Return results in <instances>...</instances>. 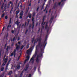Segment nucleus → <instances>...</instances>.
<instances>
[{"label":"nucleus","mask_w":77,"mask_h":77,"mask_svg":"<svg viewBox=\"0 0 77 77\" xmlns=\"http://www.w3.org/2000/svg\"><path fill=\"white\" fill-rule=\"evenodd\" d=\"M12 71H10L8 73V75H11V74H12Z\"/></svg>","instance_id":"27"},{"label":"nucleus","mask_w":77,"mask_h":77,"mask_svg":"<svg viewBox=\"0 0 77 77\" xmlns=\"http://www.w3.org/2000/svg\"><path fill=\"white\" fill-rule=\"evenodd\" d=\"M27 32H28V30L26 29L25 32V34H26L27 33Z\"/></svg>","instance_id":"63"},{"label":"nucleus","mask_w":77,"mask_h":77,"mask_svg":"<svg viewBox=\"0 0 77 77\" xmlns=\"http://www.w3.org/2000/svg\"><path fill=\"white\" fill-rule=\"evenodd\" d=\"M4 69H5V68L4 67L1 68V71H3V70H4Z\"/></svg>","instance_id":"32"},{"label":"nucleus","mask_w":77,"mask_h":77,"mask_svg":"<svg viewBox=\"0 0 77 77\" xmlns=\"http://www.w3.org/2000/svg\"><path fill=\"white\" fill-rule=\"evenodd\" d=\"M29 45H27L26 46V48L28 49L29 48Z\"/></svg>","instance_id":"56"},{"label":"nucleus","mask_w":77,"mask_h":77,"mask_svg":"<svg viewBox=\"0 0 77 77\" xmlns=\"http://www.w3.org/2000/svg\"><path fill=\"white\" fill-rule=\"evenodd\" d=\"M29 66L28 65H26L25 68V71H27V69H28V68H29Z\"/></svg>","instance_id":"13"},{"label":"nucleus","mask_w":77,"mask_h":77,"mask_svg":"<svg viewBox=\"0 0 77 77\" xmlns=\"http://www.w3.org/2000/svg\"><path fill=\"white\" fill-rule=\"evenodd\" d=\"M17 69H19L21 68V66L20 65H17L16 66Z\"/></svg>","instance_id":"16"},{"label":"nucleus","mask_w":77,"mask_h":77,"mask_svg":"<svg viewBox=\"0 0 77 77\" xmlns=\"http://www.w3.org/2000/svg\"><path fill=\"white\" fill-rule=\"evenodd\" d=\"M30 51L29 50H28L26 51V53L28 55H30Z\"/></svg>","instance_id":"14"},{"label":"nucleus","mask_w":77,"mask_h":77,"mask_svg":"<svg viewBox=\"0 0 77 77\" xmlns=\"http://www.w3.org/2000/svg\"><path fill=\"white\" fill-rule=\"evenodd\" d=\"M9 63H8L7 65H6V67L5 68V70H6L7 69H8V66L9 65Z\"/></svg>","instance_id":"18"},{"label":"nucleus","mask_w":77,"mask_h":77,"mask_svg":"<svg viewBox=\"0 0 77 77\" xmlns=\"http://www.w3.org/2000/svg\"><path fill=\"white\" fill-rule=\"evenodd\" d=\"M40 30H41V28H39L38 30V33H39V31H40Z\"/></svg>","instance_id":"50"},{"label":"nucleus","mask_w":77,"mask_h":77,"mask_svg":"<svg viewBox=\"0 0 77 77\" xmlns=\"http://www.w3.org/2000/svg\"><path fill=\"white\" fill-rule=\"evenodd\" d=\"M57 6H58L57 5H56V3L54 4V5L53 6V8L54 9H55L56 8H57Z\"/></svg>","instance_id":"11"},{"label":"nucleus","mask_w":77,"mask_h":77,"mask_svg":"<svg viewBox=\"0 0 77 77\" xmlns=\"http://www.w3.org/2000/svg\"><path fill=\"white\" fill-rule=\"evenodd\" d=\"M15 40L16 41V39H15V37H14L13 38V40L12 39H11V42H12V41H13V42H14V41Z\"/></svg>","instance_id":"19"},{"label":"nucleus","mask_w":77,"mask_h":77,"mask_svg":"<svg viewBox=\"0 0 77 77\" xmlns=\"http://www.w3.org/2000/svg\"><path fill=\"white\" fill-rule=\"evenodd\" d=\"M11 27V25H8V26L7 28Z\"/></svg>","instance_id":"39"},{"label":"nucleus","mask_w":77,"mask_h":77,"mask_svg":"<svg viewBox=\"0 0 77 77\" xmlns=\"http://www.w3.org/2000/svg\"><path fill=\"white\" fill-rule=\"evenodd\" d=\"M21 63L20 62L19 63H17V65H21Z\"/></svg>","instance_id":"45"},{"label":"nucleus","mask_w":77,"mask_h":77,"mask_svg":"<svg viewBox=\"0 0 77 77\" xmlns=\"http://www.w3.org/2000/svg\"><path fill=\"white\" fill-rule=\"evenodd\" d=\"M3 4L1 6V9H3Z\"/></svg>","instance_id":"59"},{"label":"nucleus","mask_w":77,"mask_h":77,"mask_svg":"<svg viewBox=\"0 0 77 77\" xmlns=\"http://www.w3.org/2000/svg\"><path fill=\"white\" fill-rule=\"evenodd\" d=\"M37 54H38V52L36 51L35 53V55H37Z\"/></svg>","instance_id":"47"},{"label":"nucleus","mask_w":77,"mask_h":77,"mask_svg":"<svg viewBox=\"0 0 77 77\" xmlns=\"http://www.w3.org/2000/svg\"><path fill=\"white\" fill-rule=\"evenodd\" d=\"M19 13V11H16V15H17Z\"/></svg>","instance_id":"29"},{"label":"nucleus","mask_w":77,"mask_h":77,"mask_svg":"<svg viewBox=\"0 0 77 77\" xmlns=\"http://www.w3.org/2000/svg\"><path fill=\"white\" fill-rule=\"evenodd\" d=\"M8 57H9L8 56H7L6 57V58L4 59V60H3L5 63H6L8 62Z\"/></svg>","instance_id":"8"},{"label":"nucleus","mask_w":77,"mask_h":77,"mask_svg":"<svg viewBox=\"0 0 77 77\" xmlns=\"http://www.w3.org/2000/svg\"><path fill=\"white\" fill-rule=\"evenodd\" d=\"M16 54V49H15L14 50V51H13V52L11 54V55H10V56H13V55H14V57H15V55Z\"/></svg>","instance_id":"4"},{"label":"nucleus","mask_w":77,"mask_h":77,"mask_svg":"<svg viewBox=\"0 0 77 77\" xmlns=\"http://www.w3.org/2000/svg\"><path fill=\"white\" fill-rule=\"evenodd\" d=\"M38 23L37 22L36 24V26H38Z\"/></svg>","instance_id":"61"},{"label":"nucleus","mask_w":77,"mask_h":77,"mask_svg":"<svg viewBox=\"0 0 77 77\" xmlns=\"http://www.w3.org/2000/svg\"><path fill=\"white\" fill-rule=\"evenodd\" d=\"M57 6H58L57 5H56V3L54 4V5L53 6V8L54 9H55L56 8H57Z\"/></svg>","instance_id":"12"},{"label":"nucleus","mask_w":77,"mask_h":77,"mask_svg":"<svg viewBox=\"0 0 77 77\" xmlns=\"http://www.w3.org/2000/svg\"><path fill=\"white\" fill-rule=\"evenodd\" d=\"M46 18V16L45 15V16H44L43 17V19H45Z\"/></svg>","instance_id":"49"},{"label":"nucleus","mask_w":77,"mask_h":77,"mask_svg":"<svg viewBox=\"0 0 77 77\" xmlns=\"http://www.w3.org/2000/svg\"><path fill=\"white\" fill-rule=\"evenodd\" d=\"M8 16H6L5 17V19H6V20H7L8 19Z\"/></svg>","instance_id":"48"},{"label":"nucleus","mask_w":77,"mask_h":77,"mask_svg":"<svg viewBox=\"0 0 77 77\" xmlns=\"http://www.w3.org/2000/svg\"><path fill=\"white\" fill-rule=\"evenodd\" d=\"M11 58H10L9 60V61H8V63H9V62H10V61H11Z\"/></svg>","instance_id":"51"},{"label":"nucleus","mask_w":77,"mask_h":77,"mask_svg":"<svg viewBox=\"0 0 77 77\" xmlns=\"http://www.w3.org/2000/svg\"><path fill=\"white\" fill-rule=\"evenodd\" d=\"M39 7L38 6L36 9V11H37V12H38V11L39 10Z\"/></svg>","instance_id":"30"},{"label":"nucleus","mask_w":77,"mask_h":77,"mask_svg":"<svg viewBox=\"0 0 77 77\" xmlns=\"http://www.w3.org/2000/svg\"><path fill=\"white\" fill-rule=\"evenodd\" d=\"M5 13H3L2 16V17H5Z\"/></svg>","instance_id":"37"},{"label":"nucleus","mask_w":77,"mask_h":77,"mask_svg":"<svg viewBox=\"0 0 77 77\" xmlns=\"http://www.w3.org/2000/svg\"><path fill=\"white\" fill-rule=\"evenodd\" d=\"M48 28V24L47 23H46L45 29H47Z\"/></svg>","instance_id":"28"},{"label":"nucleus","mask_w":77,"mask_h":77,"mask_svg":"<svg viewBox=\"0 0 77 77\" xmlns=\"http://www.w3.org/2000/svg\"><path fill=\"white\" fill-rule=\"evenodd\" d=\"M27 17H29V18H32V14H30L29 15V14H28V16H27Z\"/></svg>","instance_id":"21"},{"label":"nucleus","mask_w":77,"mask_h":77,"mask_svg":"<svg viewBox=\"0 0 77 77\" xmlns=\"http://www.w3.org/2000/svg\"><path fill=\"white\" fill-rule=\"evenodd\" d=\"M20 45H18L16 46V49L17 50H18L20 49Z\"/></svg>","instance_id":"15"},{"label":"nucleus","mask_w":77,"mask_h":77,"mask_svg":"<svg viewBox=\"0 0 77 77\" xmlns=\"http://www.w3.org/2000/svg\"><path fill=\"white\" fill-rule=\"evenodd\" d=\"M9 6H10V4H9V3H8L7 6V8H9Z\"/></svg>","instance_id":"36"},{"label":"nucleus","mask_w":77,"mask_h":77,"mask_svg":"<svg viewBox=\"0 0 77 77\" xmlns=\"http://www.w3.org/2000/svg\"><path fill=\"white\" fill-rule=\"evenodd\" d=\"M32 77V75L31 74H29L28 77Z\"/></svg>","instance_id":"52"},{"label":"nucleus","mask_w":77,"mask_h":77,"mask_svg":"<svg viewBox=\"0 0 77 77\" xmlns=\"http://www.w3.org/2000/svg\"><path fill=\"white\" fill-rule=\"evenodd\" d=\"M36 67H34V70H36Z\"/></svg>","instance_id":"57"},{"label":"nucleus","mask_w":77,"mask_h":77,"mask_svg":"<svg viewBox=\"0 0 77 77\" xmlns=\"http://www.w3.org/2000/svg\"><path fill=\"white\" fill-rule=\"evenodd\" d=\"M18 16L17 15H16V17H15L16 18H18Z\"/></svg>","instance_id":"62"},{"label":"nucleus","mask_w":77,"mask_h":77,"mask_svg":"<svg viewBox=\"0 0 77 77\" xmlns=\"http://www.w3.org/2000/svg\"><path fill=\"white\" fill-rule=\"evenodd\" d=\"M32 18H34L35 16V15L36 14V13H35V12H34L33 13H32Z\"/></svg>","instance_id":"25"},{"label":"nucleus","mask_w":77,"mask_h":77,"mask_svg":"<svg viewBox=\"0 0 77 77\" xmlns=\"http://www.w3.org/2000/svg\"><path fill=\"white\" fill-rule=\"evenodd\" d=\"M40 50L41 53H39L38 55L37 56V57L38 56V57H41L43 55V53H44V49H42V48H41Z\"/></svg>","instance_id":"3"},{"label":"nucleus","mask_w":77,"mask_h":77,"mask_svg":"<svg viewBox=\"0 0 77 77\" xmlns=\"http://www.w3.org/2000/svg\"><path fill=\"white\" fill-rule=\"evenodd\" d=\"M23 47H24V45H23L21 47V50H23Z\"/></svg>","instance_id":"44"},{"label":"nucleus","mask_w":77,"mask_h":77,"mask_svg":"<svg viewBox=\"0 0 77 77\" xmlns=\"http://www.w3.org/2000/svg\"><path fill=\"white\" fill-rule=\"evenodd\" d=\"M7 8V5L6 4H5L4 6V8L6 9V8Z\"/></svg>","instance_id":"33"},{"label":"nucleus","mask_w":77,"mask_h":77,"mask_svg":"<svg viewBox=\"0 0 77 77\" xmlns=\"http://www.w3.org/2000/svg\"><path fill=\"white\" fill-rule=\"evenodd\" d=\"M32 40L34 41V40H35V37H33V38H32Z\"/></svg>","instance_id":"54"},{"label":"nucleus","mask_w":77,"mask_h":77,"mask_svg":"<svg viewBox=\"0 0 77 77\" xmlns=\"http://www.w3.org/2000/svg\"><path fill=\"white\" fill-rule=\"evenodd\" d=\"M20 57H21V56H19V57H18V58L17 59V60L18 61L20 60Z\"/></svg>","instance_id":"42"},{"label":"nucleus","mask_w":77,"mask_h":77,"mask_svg":"<svg viewBox=\"0 0 77 77\" xmlns=\"http://www.w3.org/2000/svg\"><path fill=\"white\" fill-rule=\"evenodd\" d=\"M60 2L59 3H58V5H59V6H60V5L61 4V2Z\"/></svg>","instance_id":"40"},{"label":"nucleus","mask_w":77,"mask_h":77,"mask_svg":"<svg viewBox=\"0 0 77 77\" xmlns=\"http://www.w3.org/2000/svg\"><path fill=\"white\" fill-rule=\"evenodd\" d=\"M42 20H43V21L42 22V24H43V23H44V20H45V19H43Z\"/></svg>","instance_id":"38"},{"label":"nucleus","mask_w":77,"mask_h":77,"mask_svg":"<svg viewBox=\"0 0 77 77\" xmlns=\"http://www.w3.org/2000/svg\"><path fill=\"white\" fill-rule=\"evenodd\" d=\"M33 48H34V46H32L31 48L29 49V50H32V49H33Z\"/></svg>","instance_id":"35"},{"label":"nucleus","mask_w":77,"mask_h":77,"mask_svg":"<svg viewBox=\"0 0 77 77\" xmlns=\"http://www.w3.org/2000/svg\"><path fill=\"white\" fill-rule=\"evenodd\" d=\"M14 42H13L11 44V46L12 47H13V46H14Z\"/></svg>","instance_id":"43"},{"label":"nucleus","mask_w":77,"mask_h":77,"mask_svg":"<svg viewBox=\"0 0 77 77\" xmlns=\"http://www.w3.org/2000/svg\"><path fill=\"white\" fill-rule=\"evenodd\" d=\"M48 31H49V29H47V33H48Z\"/></svg>","instance_id":"60"},{"label":"nucleus","mask_w":77,"mask_h":77,"mask_svg":"<svg viewBox=\"0 0 77 77\" xmlns=\"http://www.w3.org/2000/svg\"><path fill=\"white\" fill-rule=\"evenodd\" d=\"M6 45H7V43H6L4 46V48H6Z\"/></svg>","instance_id":"58"},{"label":"nucleus","mask_w":77,"mask_h":77,"mask_svg":"<svg viewBox=\"0 0 77 77\" xmlns=\"http://www.w3.org/2000/svg\"><path fill=\"white\" fill-rule=\"evenodd\" d=\"M6 63H5V62H4L3 63V65H6Z\"/></svg>","instance_id":"55"},{"label":"nucleus","mask_w":77,"mask_h":77,"mask_svg":"<svg viewBox=\"0 0 77 77\" xmlns=\"http://www.w3.org/2000/svg\"><path fill=\"white\" fill-rule=\"evenodd\" d=\"M23 11H21L20 13V16H23Z\"/></svg>","instance_id":"20"},{"label":"nucleus","mask_w":77,"mask_h":77,"mask_svg":"<svg viewBox=\"0 0 77 77\" xmlns=\"http://www.w3.org/2000/svg\"><path fill=\"white\" fill-rule=\"evenodd\" d=\"M42 25V26L41 30H42V29H44V26Z\"/></svg>","instance_id":"34"},{"label":"nucleus","mask_w":77,"mask_h":77,"mask_svg":"<svg viewBox=\"0 0 77 77\" xmlns=\"http://www.w3.org/2000/svg\"><path fill=\"white\" fill-rule=\"evenodd\" d=\"M42 8H44V4H43L42 6Z\"/></svg>","instance_id":"53"},{"label":"nucleus","mask_w":77,"mask_h":77,"mask_svg":"<svg viewBox=\"0 0 77 77\" xmlns=\"http://www.w3.org/2000/svg\"><path fill=\"white\" fill-rule=\"evenodd\" d=\"M9 4H11V7H12V6H13V3L12 2L10 1L9 2Z\"/></svg>","instance_id":"24"},{"label":"nucleus","mask_w":77,"mask_h":77,"mask_svg":"<svg viewBox=\"0 0 77 77\" xmlns=\"http://www.w3.org/2000/svg\"><path fill=\"white\" fill-rule=\"evenodd\" d=\"M27 59L25 60V61L24 62V63L25 64L27 62V61H28V60H29V58H30V57L28 55L27 57H26Z\"/></svg>","instance_id":"7"},{"label":"nucleus","mask_w":77,"mask_h":77,"mask_svg":"<svg viewBox=\"0 0 77 77\" xmlns=\"http://www.w3.org/2000/svg\"><path fill=\"white\" fill-rule=\"evenodd\" d=\"M53 19H54V16L51 17L50 20H49V23H50V24H51L52 23V22L53 21Z\"/></svg>","instance_id":"9"},{"label":"nucleus","mask_w":77,"mask_h":77,"mask_svg":"<svg viewBox=\"0 0 77 77\" xmlns=\"http://www.w3.org/2000/svg\"><path fill=\"white\" fill-rule=\"evenodd\" d=\"M23 71L21 72V73L20 75V76L19 77H23Z\"/></svg>","instance_id":"22"},{"label":"nucleus","mask_w":77,"mask_h":77,"mask_svg":"<svg viewBox=\"0 0 77 77\" xmlns=\"http://www.w3.org/2000/svg\"><path fill=\"white\" fill-rule=\"evenodd\" d=\"M32 23H35V20H34V17H32Z\"/></svg>","instance_id":"31"},{"label":"nucleus","mask_w":77,"mask_h":77,"mask_svg":"<svg viewBox=\"0 0 77 77\" xmlns=\"http://www.w3.org/2000/svg\"><path fill=\"white\" fill-rule=\"evenodd\" d=\"M20 23V22H18V20H17V21H16L15 23L16 24H17V26H18Z\"/></svg>","instance_id":"17"},{"label":"nucleus","mask_w":77,"mask_h":77,"mask_svg":"<svg viewBox=\"0 0 77 77\" xmlns=\"http://www.w3.org/2000/svg\"><path fill=\"white\" fill-rule=\"evenodd\" d=\"M26 24H27V22H25V26H24L25 27H26Z\"/></svg>","instance_id":"46"},{"label":"nucleus","mask_w":77,"mask_h":77,"mask_svg":"<svg viewBox=\"0 0 77 77\" xmlns=\"http://www.w3.org/2000/svg\"><path fill=\"white\" fill-rule=\"evenodd\" d=\"M48 36V35H47L45 38V39L44 42H42V47H44V48H45V47L46 46V45H47V43L46 42L47 41V37Z\"/></svg>","instance_id":"2"},{"label":"nucleus","mask_w":77,"mask_h":77,"mask_svg":"<svg viewBox=\"0 0 77 77\" xmlns=\"http://www.w3.org/2000/svg\"><path fill=\"white\" fill-rule=\"evenodd\" d=\"M42 29H41V31L40 32V36L39 38H41V36H42Z\"/></svg>","instance_id":"23"},{"label":"nucleus","mask_w":77,"mask_h":77,"mask_svg":"<svg viewBox=\"0 0 77 77\" xmlns=\"http://www.w3.org/2000/svg\"><path fill=\"white\" fill-rule=\"evenodd\" d=\"M32 29H33V28H34V26L32 25Z\"/></svg>","instance_id":"64"},{"label":"nucleus","mask_w":77,"mask_h":77,"mask_svg":"<svg viewBox=\"0 0 77 77\" xmlns=\"http://www.w3.org/2000/svg\"><path fill=\"white\" fill-rule=\"evenodd\" d=\"M36 40L37 41H36V40H35L34 42V44H35V43H37L38 42V45L37 46L39 47L40 48H41L42 47H43L42 45V43L41 42V41H42V38H41V37H39L38 38H37Z\"/></svg>","instance_id":"1"},{"label":"nucleus","mask_w":77,"mask_h":77,"mask_svg":"<svg viewBox=\"0 0 77 77\" xmlns=\"http://www.w3.org/2000/svg\"><path fill=\"white\" fill-rule=\"evenodd\" d=\"M36 56V55H35V54L34 55L30 60L29 62H31V61H32V60H33L32 62V63H33V62H34V57H35Z\"/></svg>","instance_id":"5"},{"label":"nucleus","mask_w":77,"mask_h":77,"mask_svg":"<svg viewBox=\"0 0 77 77\" xmlns=\"http://www.w3.org/2000/svg\"><path fill=\"white\" fill-rule=\"evenodd\" d=\"M12 21V18H10V20L9 21V24H11V21Z\"/></svg>","instance_id":"26"},{"label":"nucleus","mask_w":77,"mask_h":77,"mask_svg":"<svg viewBox=\"0 0 77 77\" xmlns=\"http://www.w3.org/2000/svg\"><path fill=\"white\" fill-rule=\"evenodd\" d=\"M17 26V29H20V27H21V26L19 25H18V26Z\"/></svg>","instance_id":"41"},{"label":"nucleus","mask_w":77,"mask_h":77,"mask_svg":"<svg viewBox=\"0 0 77 77\" xmlns=\"http://www.w3.org/2000/svg\"><path fill=\"white\" fill-rule=\"evenodd\" d=\"M39 61V57H38V56L36 58V62L38 63Z\"/></svg>","instance_id":"10"},{"label":"nucleus","mask_w":77,"mask_h":77,"mask_svg":"<svg viewBox=\"0 0 77 77\" xmlns=\"http://www.w3.org/2000/svg\"><path fill=\"white\" fill-rule=\"evenodd\" d=\"M11 47L10 46H7V48L6 49V50L7 51L6 52V54H8V50H9L10 49H11Z\"/></svg>","instance_id":"6"}]
</instances>
